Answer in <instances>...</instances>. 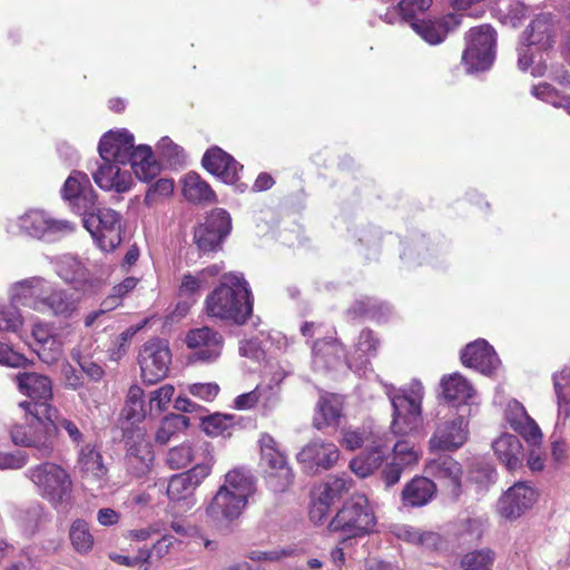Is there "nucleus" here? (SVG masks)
Returning a JSON list of instances; mask_svg holds the SVG:
<instances>
[{
	"label": "nucleus",
	"mask_w": 570,
	"mask_h": 570,
	"mask_svg": "<svg viewBox=\"0 0 570 570\" xmlns=\"http://www.w3.org/2000/svg\"><path fill=\"white\" fill-rule=\"evenodd\" d=\"M387 449L389 446L382 439L372 440L366 444L365 452L351 460V470L360 478H366L382 468L381 478L385 485L396 484L405 470L412 469L419 463L421 453L407 440L397 441L386 456Z\"/></svg>",
	"instance_id": "obj_1"
},
{
	"label": "nucleus",
	"mask_w": 570,
	"mask_h": 570,
	"mask_svg": "<svg viewBox=\"0 0 570 570\" xmlns=\"http://www.w3.org/2000/svg\"><path fill=\"white\" fill-rule=\"evenodd\" d=\"M204 311L212 318L246 323L253 313V295L243 274H224L219 285L206 296Z\"/></svg>",
	"instance_id": "obj_2"
},
{
	"label": "nucleus",
	"mask_w": 570,
	"mask_h": 570,
	"mask_svg": "<svg viewBox=\"0 0 570 570\" xmlns=\"http://www.w3.org/2000/svg\"><path fill=\"white\" fill-rule=\"evenodd\" d=\"M12 301L38 313L65 320L78 309V301L72 294L39 276L17 282L12 286Z\"/></svg>",
	"instance_id": "obj_3"
},
{
	"label": "nucleus",
	"mask_w": 570,
	"mask_h": 570,
	"mask_svg": "<svg viewBox=\"0 0 570 570\" xmlns=\"http://www.w3.org/2000/svg\"><path fill=\"white\" fill-rule=\"evenodd\" d=\"M256 491L255 478L248 469L235 468L224 476L223 484L209 502L206 513L216 523H230L244 512Z\"/></svg>",
	"instance_id": "obj_4"
},
{
	"label": "nucleus",
	"mask_w": 570,
	"mask_h": 570,
	"mask_svg": "<svg viewBox=\"0 0 570 570\" xmlns=\"http://www.w3.org/2000/svg\"><path fill=\"white\" fill-rule=\"evenodd\" d=\"M24 475L33 484L36 493L53 508L58 509L70 500L72 480L60 464L45 461L30 466Z\"/></svg>",
	"instance_id": "obj_5"
},
{
	"label": "nucleus",
	"mask_w": 570,
	"mask_h": 570,
	"mask_svg": "<svg viewBox=\"0 0 570 570\" xmlns=\"http://www.w3.org/2000/svg\"><path fill=\"white\" fill-rule=\"evenodd\" d=\"M51 413L45 415H31L32 420L26 424H16L10 430V436L14 445L29 448L38 460L49 459L56 448L57 426Z\"/></svg>",
	"instance_id": "obj_6"
},
{
	"label": "nucleus",
	"mask_w": 570,
	"mask_h": 570,
	"mask_svg": "<svg viewBox=\"0 0 570 570\" xmlns=\"http://www.w3.org/2000/svg\"><path fill=\"white\" fill-rule=\"evenodd\" d=\"M375 525V517L368 500L363 494H354L330 522V530L340 534L342 541L362 537Z\"/></svg>",
	"instance_id": "obj_7"
},
{
	"label": "nucleus",
	"mask_w": 570,
	"mask_h": 570,
	"mask_svg": "<svg viewBox=\"0 0 570 570\" xmlns=\"http://www.w3.org/2000/svg\"><path fill=\"white\" fill-rule=\"evenodd\" d=\"M387 395L393 407L392 432L395 435H409L419 431L422 424V384L413 382L410 394L389 391Z\"/></svg>",
	"instance_id": "obj_8"
},
{
	"label": "nucleus",
	"mask_w": 570,
	"mask_h": 570,
	"mask_svg": "<svg viewBox=\"0 0 570 570\" xmlns=\"http://www.w3.org/2000/svg\"><path fill=\"white\" fill-rule=\"evenodd\" d=\"M462 62L468 72L488 70L495 58V30L489 24L471 28L465 37Z\"/></svg>",
	"instance_id": "obj_9"
},
{
	"label": "nucleus",
	"mask_w": 570,
	"mask_h": 570,
	"mask_svg": "<svg viewBox=\"0 0 570 570\" xmlns=\"http://www.w3.org/2000/svg\"><path fill=\"white\" fill-rule=\"evenodd\" d=\"M17 383L19 390L30 399L19 403L28 414L48 417L51 413H56L49 403L52 397V384L47 376L26 372L17 375Z\"/></svg>",
	"instance_id": "obj_10"
},
{
	"label": "nucleus",
	"mask_w": 570,
	"mask_h": 570,
	"mask_svg": "<svg viewBox=\"0 0 570 570\" xmlns=\"http://www.w3.org/2000/svg\"><path fill=\"white\" fill-rule=\"evenodd\" d=\"M20 228L29 236L53 243L72 234L76 225L68 219H57L45 210H29L19 218Z\"/></svg>",
	"instance_id": "obj_11"
},
{
	"label": "nucleus",
	"mask_w": 570,
	"mask_h": 570,
	"mask_svg": "<svg viewBox=\"0 0 570 570\" xmlns=\"http://www.w3.org/2000/svg\"><path fill=\"white\" fill-rule=\"evenodd\" d=\"M85 216V227L102 250H114L121 243V217L119 213L110 208L96 207V210Z\"/></svg>",
	"instance_id": "obj_12"
},
{
	"label": "nucleus",
	"mask_w": 570,
	"mask_h": 570,
	"mask_svg": "<svg viewBox=\"0 0 570 570\" xmlns=\"http://www.w3.org/2000/svg\"><path fill=\"white\" fill-rule=\"evenodd\" d=\"M141 377L147 384H155L167 376L171 353L166 341L154 338L146 342L138 355Z\"/></svg>",
	"instance_id": "obj_13"
},
{
	"label": "nucleus",
	"mask_w": 570,
	"mask_h": 570,
	"mask_svg": "<svg viewBox=\"0 0 570 570\" xmlns=\"http://www.w3.org/2000/svg\"><path fill=\"white\" fill-rule=\"evenodd\" d=\"M60 194L71 210L79 215L96 210L97 193L86 173L73 170L61 187Z\"/></svg>",
	"instance_id": "obj_14"
},
{
	"label": "nucleus",
	"mask_w": 570,
	"mask_h": 570,
	"mask_svg": "<svg viewBox=\"0 0 570 570\" xmlns=\"http://www.w3.org/2000/svg\"><path fill=\"white\" fill-rule=\"evenodd\" d=\"M232 230L230 215L223 208L213 209L194 233L198 248L206 253L216 250Z\"/></svg>",
	"instance_id": "obj_15"
},
{
	"label": "nucleus",
	"mask_w": 570,
	"mask_h": 570,
	"mask_svg": "<svg viewBox=\"0 0 570 570\" xmlns=\"http://www.w3.org/2000/svg\"><path fill=\"white\" fill-rule=\"evenodd\" d=\"M338 456L340 451L334 443L316 439L303 446L296 459L307 472L314 474L318 470L331 469Z\"/></svg>",
	"instance_id": "obj_16"
},
{
	"label": "nucleus",
	"mask_w": 570,
	"mask_h": 570,
	"mask_svg": "<svg viewBox=\"0 0 570 570\" xmlns=\"http://www.w3.org/2000/svg\"><path fill=\"white\" fill-rule=\"evenodd\" d=\"M210 472V460H206L197 463L186 472L173 475L167 485V495L169 500L181 501L190 498Z\"/></svg>",
	"instance_id": "obj_17"
},
{
	"label": "nucleus",
	"mask_w": 570,
	"mask_h": 570,
	"mask_svg": "<svg viewBox=\"0 0 570 570\" xmlns=\"http://www.w3.org/2000/svg\"><path fill=\"white\" fill-rule=\"evenodd\" d=\"M468 421L463 416H455L438 424L429 444L432 451H454L468 440Z\"/></svg>",
	"instance_id": "obj_18"
},
{
	"label": "nucleus",
	"mask_w": 570,
	"mask_h": 570,
	"mask_svg": "<svg viewBox=\"0 0 570 570\" xmlns=\"http://www.w3.org/2000/svg\"><path fill=\"white\" fill-rule=\"evenodd\" d=\"M535 501V490L525 482H517L501 497L498 510L501 517L514 520L531 509Z\"/></svg>",
	"instance_id": "obj_19"
},
{
	"label": "nucleus",
	"mask_w": 570,
	"mask_h": 570,
	"mask_svg": "<svg viewBox=\"0 0 570 570\" xmlns=\"http://www.w3.org/2000/svg\"><path fill=\"white\" fill-rule=\"evenodd\" d=\"M57 274L66 283L73 285L75 289L83 293H94L100 286L99 278L72 255H63L58 259Z\"/></svg>",
	"instance_id": "obj_20"
},
{
	"label": "nucleus",
	"mask_w": 570,
	"mask_h": 570,
	"mask_svg": "<svg viewBox=\"0 0 570 570\" xmlns=\"http://www.w3.org/2000/svg\"><path fill=\"white\" fill-rule=\"evenodd\" d=\"M185 343L194 350L193 358L202 362L217 360L223 348L222 335L207 326L189 331Z\"/></svg>",
	"instance_id": "obj_21"
},
{
	"label": "nucleus",
	"mask_w": 570,
	"mask_h": 570,
	"mask_svg": "<svg viewBox=\"0 0 570 570\" xmlns=\"http://www.w3.org/2000/svg\"><path fill=\"white\" fill-rule=\"evenodd\" d=\"M134 135L128 130L109 131L105 134L99 142L98 151L101 161H114L126 165L130 159V153L134 148Z\"/></svg>",
	"instance_id": "obj_22"
},
{
	"label": "nucleus",
	"mask_w": 570,
	"mask_h": 570,
	"mask_svg": "<svg viewBox=\"0 0 570 570\" xmlns=\"http://www.w3.org/2000/svg\"><path fill=\"white\" fill-rule=\"evenodd\" d=\"M424 471L428 475L443 482L451 495L458 499L461 494L462 466L452 456L439 455L426 462Z\"/></svg>",
	"instance_id": "obj_23"
},
{
	"label": "nucleus",
	"mask_w": 570,
	"mask_h": 570,
	"mask_svg": "<svg viewBox=\"0 0 570 570\" xmlns=\"http://www.w3.org/2000/svg\"><path fill=\"white\" fill-rule=\"evenodd\" d=\"M127 445L125 458L127 472L134 478H144L150 472L154 462L150 443L140 432H137L135 439L134 436L128 439Z\"/></svg>",
	"instance_id": "obj_24"
},
{
	"label": "nucleus",
	"mask_w": 570,
	"mask_h": 570,
	"mask_svg": "<svg viewBox=\"0 0 570 570\" xmlns=\"http://www.w3.org/2000/svg\"><path fill=\"white\" fill-rule=\"evenodd\" d=\"M464 366L472 367L482 374H492L500 365V360L493 347L482 338L465 346L461 353Z\"/></svg>",
	"instance_id": "obj_25"
},
{
	"label": "nucleus",
	"mask_w": 570,
	"mask_h": 570,
	"mask_svg": "<svg viewBox=\"0 0 570 570\" xmlns=\"http://www.w3.org/2000/svg\"><path fill=\"white\" fill-rule=\"evenodd\" d=\"M202 164L208 173L226 184H234L238 179V171L243 168L229 154L217 146L204 154Z\"/></svg>",
	"instance_id": "obj_26"
},
{
	"label": "nucleus",
	"mask_w": 570,
	"mask_h": 570,
	"mask_svg": "<svg viewBox=\"0 0 570 570\" xmlns=\"http://www.w3.org/2000/svg\"><path fill=\"white\" fill-rule=\"evenodd\" d=\"M212 452V446L206 441L183 443L168 451L166 462L171 469L176 470L184 469L196 460H200V462L210 460L213 465L214 456Z\"/></svg>",
	"instance_id": "obj_27"
},
{
	"label": "nucleus",
	"mask_w": 570,
	"mask_h": 570,
	"mask_svg": "<svg viewBox=\"0 0 570 570\" xmlns=\"http://www.w3.org/2000/svg\"><path fill=\"white\" fill-rule=\"evenodd\" d=\"M462 14L450 13L440 20H422L411 23L415 32L428 43H441L448 33L461 23Z\"/></svg>",
	"instance_id": "obj_28"
},
{
	"label": "nucleus",
	"mask_w": 570,
	"mask_h": 570,
	"mask_svg": "<svg viewBox=\"0 0 570 570\" xmlns=\"http://www.w3.org/2000/svg\"><path fill=\"white\" fill-rule=\"evenodd\" d=\"M119 164L102 161L98 169L92 173L95 183L105 190H114L118 194L127 193L132 185L129 171L120 170Z\"/></svg>",
	"instance_id": "obj_29"
},
{
	"label": "nucleus",
	"mask_w": 570,
	"mask_h": 570,
	"mask_svg": "<svg viewBox=\"0 0 570 570\" xmlns=\"http://www.w3.org/2000/svg\"><path fill=\"white\" fill-rule=\"evenodd\" d=\"M554 24L550 13L537 16L525 28L521 43L525 47L537 46L540 50L550 48L553 43Z\"/></svg>",
	"instance_id": "obj_30"
},
{
	"label": "nucleus",
	"mask_w": 570,
	"mask_h": 570,
	"mask_svg": "<svg viewBox=\"0 0 570 570\" xmlns=\"http://www.w3.org/2000/svg\"><path fill=\"white\" fill-rule=\"evenodd\" d=\"M436 493L435 483L428 476H414L402 492L401 501L405 508H421L432 501Z\"/></svg>",
	"instance_id": "obj_31"
},
{
	"label": "nucleus",
	"mask_w": 570,
	"mask_h": 570,
	"mask_svg": "<svg viewBox=\"0 0 570 570\" xmlns=\"http://www.w3.org/2000/svg\"><path fill=\"white\" fill-rule=\"evenodd\" d=\"M492 449L507 470L514 471L521 466L523 446L518 436L502 433L492 442Z\"/></svg>",
	"instance_id": "obj_32"
},
{
	"label": "nucleus",
	"mask_w": 570,
	"mask_h": 570,
	"mask_svg": "<svg viewBox=\"0 0 570 570\" xmlns=\"http://www.w3.org/2000/svg\"><path fill=\"white\" fill-rule=\"evenodd\" d=\"M259 446L263 473L281 469H291L285 452L271 434L263 433L261 435Z\"/></svg>",
	"instance_id": "obj_33"
},
{
	"label": "nucleus",
	"mask_w": 570,
	"mask_h": 570,
	"mask_svg": "<svg viewBox=\"0 0 570 570\" xmlns=\"http://www.w3.org/2000/svg\"><path fill=\"white\" fill-rule=\"evenodd\" d=\"M259 446L263 473L281 469H291L285 452L271 434L263 433L261 435Z\"/></svg>",
	"instance_id": "obj_34"
},
{
	"label": "nucleus",
	"mask_w": 570,
	"mask_h": 570,
	"mask_svg": "<svg viewBox=\"0 0 570 570\" xmlns=\"http://www.w3.org/2000/svg\"><path fill=\"white\" fill-rule=\"evenodd\" d=\"M128 163L137 178L144 181L155 178L160 171V166L148 145L134 146Z\"/></svg>",
	"instance_id": "obj_35"
},
{
	"label": "nucleus",
	"mask_w": 570,
	"mask_h": 570,
	"mask_svg": "<svg viewBox=\"0 0 570 570\" xmlns=\"http://www.w3.org/2000/svg\"><path fill=\"white\" fill-rule=\"evenodd\" d=\"M392 533L403 542L425 549L438 548L441 543V537L436 532L423 531L409 524L394 525Z\"/></svg>",
	"instance_id": "obj_36"
},
{
	"label": "nucleus",
	"mask_w": 570,
	"mask_h": 570,
	"mask_svg": "<svg viewBox=\"0 0 570 570\" xmlns=\"http://www.w3.org/2000/svg\"><path fill=\"white\" fill-rule=\"evenodd\" d=\"M184 197L195 204L214 203L216 194L197 173L190 171L186 174L181 180Z\"/></svg>",
	"instance_id": "obj_37"
},
{
	"label": "nucleus",
	"mask_w": 570,
	"mask_h": 570,
	"mask_svg": "<svg viewBox=\"0 0 570 570\" xmlns=\"http://www.w3.org/2000/svg\"><path fill=\"white\" fill-rule=\"evenodd\" d=\"M313 364L317 368H333L343 357L346 358L345 348L334 341H317L312 347Z\"/></svg>",
	"instance_id": "obj_38"
},
{
	"label": "nucleus",
	"mask_w": 570,
	"mask_h": 570,
	"mask_svg": "<svg viewBox=\"0 0 570 570\" xmlns=\"http://www.w3.org/2000/svg\"><path fill=\"white\" fill-rule=\"evenodd\" d=\"M341 412L342 402L337 396L323 395L317 402L313 424L318 430L335 425L341 417Z\"/></svg>",
	"instance_id": "obj_39"
},
{
	"label": "nucleus",
	"mask_w": 570,
	"mask_h": 570,
	"mask_svg": "<svg viewBox=\"0 0 570 570\" xmlns=\"http://www.w3.org/2000/svg\"><path fill=\"white\" fill-rule=\"evenodd\" d=\"M441 389L444 399L458 403L466 402L474 393L470 382L459 373L444 376L441 380Z\"/></svg>",
	"instance_id": "obj_40"
},
{
	"label": "nucleus",
	"mask_w": 570,
	"mask_h": 570,
	"mask_svg": "<svg viewBox=\"0 0 570 570\" xmlns=\"http://www.w3.org/2000/svg\"><path fill=\"white\" fill-rule=\"evenodd\" d=\"M351 487L352 480L345 475L330 476L324 483L315 488L313 495L331 508Z\"/></svg>",
	"instance_id": "obj_41"
},
{
	"label": "nucleus",
	"mask_w": 570,
	"mask_h": 570,
	"mask_svg": "<svg viewBox=\"0 0 570 570\" xmlns=\"http://www.w3.org/2000/svg\"><path fill=\"white\" fill-rule=\"evenodd\" d=\"M78 465L81 471L97 479L102 478L107 472L100 452L92 444H85L80 448L78 452Z\"/></svg>",
	"instance_id": "obj_42"
},
{
	"label": "nucleus",
	"mask_w": 570,
	"mask_h": 570,
	"mask_svg": "<svg viewBox=\"0 0 570 570\" xmlns=\"http://www.w3.org/2000/svg\"><path fill=\"white\" fill-rule=\"evenodd\" d=\"M122 414L132 424L145 419L147 411L144 403V391L140 386L131 385L129 387Z\"/></svg>",
	"instance_id": "obj_43"
},
{
	"label": "nucleus",
	"mask_w": 570,
	"mask_h": 570,
	"mask_svg": "<svg viewBox=\"0 0 570 570\" xmlns=\"http://www.w3.org/2000/svg\"><path fill=\"white\" fill-rule=\"evenodd\" d=\"M69 539L73 549L81 554L88 553L95 542L89 524L82 519H77L71 523Z\"/></svg>",
	"instance_id": "obj_44"
},
{
	"label": "nucleus",
	"mask_w": 570,
	"mask_h": 570,
	"mask_svg": "<svg viewBox=\"0 0 570 570\" xmlns=\"http://www.w3.org/2000/svg\"><path fill=\"white\" fill-rule=\"evenodd\" d=\"M553 385L559 411L568 417L570 416V370L564 367L556 373L553 375Z\"/></svg>",
	"instance_id": "obj_45"
},
{
	"label": "nucleus",
	"mask_w": 570,
	"mask_h": 570,
	"mask_svg": "<svg viewBox=\"0 0 570 570\" xmlns=\"http://www.w3.org/2000/svg\"><path fill=\"white\" fill-rule=\"evenodd\" d=\"M266 487L274 493L286 492L294 482V472L291 469L274 470L263 473Z\"/></svg>",
	"instance_id": "obj_46"
},
{
	"label": "nucleus",
	"mask_w": 570,
	"mask_h": 570,
	"mask_svg": "<svg viewBox=\"0 0 570 570\" xmlns=\"http://www.w3.org/2000/svg\"><path fill=\"white\" fill-rule=\"evenodd\" d=\"M188 426V419L181 414H171L166 416L156 433V441L166 444L170 438L178 431Z\"/></svg>",
	"instance_id": "obj_47"
},
{
	"label": "nucleus",
	"mask_w": 570,
	"mask_h": 570,
	"mask_svg": "<svg viewBox=\"0 0 570 570\" xmlns=\"http://www.w3.org/2000/svg\"><path fill=\"white\" fill-rule=\"evenodd\" d=\"M233 414L215 413L203 419V429L207 435L218 436L227 432L236 423Z\"/></svg>",
	"instance_id": "obj_48"
},
{
	"label": "nucleus",
	"mask_w": 570,
	"mask_h": 570,
	"mask_svg": "<svg viewBox=\"0 0 570 570\" xmlns=\"http://www.w3.org/2000/svg\"><path fill=\"white\" fill-rule=\"evenodd\" d=\"M532 92L537 98L557 108H563L570 115V97L561 96L551 85L539 83L533 87Z\"/></svg>",
	"instance_id": "obj_49"
},
{
	"label": "nucleus",
	"mask_w": 570,
	"mask_h": 570,
	"mask_svg": "<svg viewBox=\"0 0 570 570\" xmlns=\"http://www.w3.org/2000/svg\"><path fill=\"white\" fill-rule=\"evenodd\" d=\"M379 345L380 341L371 330L365 328L360 333L355 354L362 364H366L368 357L376 355Z\"/></svg>",
	"instance_id": "obj_50"
},
{
	"label": "nucleus",
	"mask_w": 570,
	"mask_h": 570,
	"mask_svg": "<svg viewBox=\"0 0 570 570\" xmlns=\"http://www.w3.org/2000/svg\"><path fill=\"white\" fill-rule=\"evenodd\" d=\"M494 560V552L490 549H482L470 552L462 560L463 570H491Z\"/></svg>",
	"instance_id": "obj_51"
},
{
	"label": "nucleus",
	"mask_w": 570,
	"mask_h": 570,
	"mask_svg": "<svg viewBox=\"0 0 570 570\" xmlns=\"http://www.w3.org/2000/svg\"><path fill=\"white\" fill-rule=\"evenodd\" d=\"M175 389L171 384H165L153 391L149 397L150 412L156 411L158 414L167 409V405L174 396Z\"/></svg>",
	"instance_id": "obj_52"
},
{
	"label": "nucleus",
	"mask_w": 570,
	"mask_h": 570,
	"mask_svg": "<svg viewBox=\"0 0 570 570\" xmlns=\"http://www.w3.org/2000/svg\"><path fill=\"white\" fill-rule=\"evenodd\" d=\"M389 309L385 305H377V303L372 298H365L356 301L348 309V312L354 316H368L373 318H381V309Z\"/></svg>",
	"instance_id": "obj_53"
},
{
	"label": "nucleus",
	"mask_w": 570,
	"mask_h": 570,
	"mask_svg": "<svg viewBox=\"0 0 570 570\" xmlns=\"http://www.w3.org/2000/svg\"><path fill=\"white\" fill-rule=\"evenodd\" d=\"M21 325V317L14 306H0V331L16 332L20 328Z\"/></svg>",
	"instance_id": "obj_54"
},
{
	"label": "nucleus",
	"mask_w": 570,
	"mask_h": 570,
	"mask_svg": "<svg viewBox=\"0 0 570 570\" xmlns=\"http://www.w3.org/2000/svg\"><path fill=\"white\" fill-rule=\"evenodd\" d=\"M28 461L29 456L23 451H0V470H19L27 465Z\"/></svg>",
	"instance_id": "obj_55"
},
{
	"label": "nucleus",
	"mask_w": 570,
	"mask_h": 570,
	"mask_svg": "<svg viewBox=\"0 0 570 570\" xmlns=\"http://www.w3.org/2000/svg\"><path fill=\"white\" fill-rule=\"evenodd\" d=\"M400 14L404 20L413 19L417 13L428 10L432 0H397Z\"/></svg>",
	"instance_id": "obj_56"
},
{
	"label": "nucleus",
	"mask_w": 570,
	"mask_h": 570,
	"mask_svg": "<svg viewBox=\"0 0 570 570\" xmlns=\"http://www.w3.org/2000/svg\"><path fill=\"white\" fill-rule=\"evenodd\" d=\"M174 191V180L160 178L153 184L146 193L145 203L151 205L156 202L157 196L167 197Z\"/></svg>",
	"instance_id": "obj_57"
},
{
	"label": "nucleus",
	"mask_w": 570,
	"mask_h": 570,
	"mask_svg": "<svg viewBox=\"0 0 570 570\" xmlns=\"http://www.w3.org/2000/svg\"><path fill=\"white\" fill-rule=\"evenodd\" d=\"M504 415L507 422L513 430L529 417L524 406L517 400H512L508 403Z\"/></svg>",
	"instance_id": "obj_58"
},
{
	"label": "nucleus",
	"mask_w": 570,
	"mask_h": 570,
	"mask_svg": "<svg viewBox=\"0 0 570 570\" xmlns=\"http://www.w3.org/2000/svg\"><path fill=\"white\" fill-rule=\"evenodd\" d=\"M262 395V386L257 385L253 391L238 395L234 400V407L242 411L250 410L259 402Z\"/></svg>",
	"instance_id": "obj_59"
},
{
	"label": "nucleus",
	"mask_w": 570,
	"mask_h": 570,
	"mask_svg": "<svg viewBox=\"0 0 570 570\" xmlns=\"http://www.w3.org/2000/svg\"><path fill=\"white\" fill-rule=\"evenodd\" d=\"M189 392L194 396L209 402L217 396L219 392V386L215 383H196L190 385Z\"/></svg>",
	"instance_id": "obj_60"
},
{
	"label": "nucleus",
	"mask_w": 570,
	"mask_h": 570,
	"mask_svg": "<svg viewBox=\"0 0 570 570\" xmlns=\"http://www.w3.org/2000/svg\"><path fill=\"white\" fill-rule=\"evenodd\" d=\"M206 285L203 281V278L197 275H190L187 274L183 277L181 284L179 286V294L181 296H191L194 294H197L200 288Z\"/></svg>",
	"instance_id": "obj_61"
},
{
	"label": "nucleus",
	"mask_w": 570,
	"mask_h": 570,
	"mask_svg": "<svg viewBox=\"0 0 570 570\" xmlns=\"http://www.w3.org/2000/svg\"><path fill=\"white\" fill-rule=\"evenodd\" d=\"M26 363L27 358L22 354L12 351L9 346L0 342V364L20 367Z\"/></svg>",
	"instance_id": "obj_62"
},
{
	"label": "nucleus",
	"mask_w": 570,
	"mask_h": 570,
	"mask_svg": "<svg viewBox=\"0 0 570 570\" xmlns=\"http://www.w3.org/2000/svg\"><path fill=\"white\" fill-rule=\"evenodd\" d=\"M514 431L521 434L528 442L532 443H537L538 441L541 440L542 436L538 424L530 416L527 419V421L521 423V425H519Z\"/></svg>",
	"instance_id": "obj_63"
},
{
	"label": "nucleus",
	"mask_w": 570,
	"mask_h": 570,
	"mask_svg": "<svg viewBox=\"0 0 570 570\" xmlns=\"http://www.w3.org/2000/svg\"><path fill=\"white\" fill-rule=\"evenodd\" d=\"M55 425L57 426V431L59 429L65 430L72 443L79 445L83 442V434L76 422L66 417H61L55 422Z\"/></svg>",
	"instance_id": "obj_64"
}]
</instances>
